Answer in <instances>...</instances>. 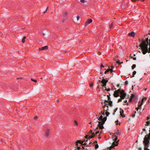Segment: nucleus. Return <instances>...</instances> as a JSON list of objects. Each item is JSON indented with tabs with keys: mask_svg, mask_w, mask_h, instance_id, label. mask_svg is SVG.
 <instances>
[{
	"mask_svg": "<svg viewBox=\"0 0 150 150\" xmlns=\"http://www.w3.org/2000/svg\"><path fill=\"white\" fill-rule=\"evenodd\" d=\"M95 142L97 143V141H95Z\"/></svg>",
	"mask_w": 150,
	"mask_h": 150,
	"instance_id": "46",
	"label": "nucleus"
},
{
	"mask_svg": "<svg viewBox=\"0 0 150 150\" xmlns=\"http://www.w3.org/2000/svg\"><path fill=\"white\" fill-rule=\"evenodd\" d=\"M127 101L126 100V101H125V102H127Z\"/></svg>",
	"mask_w": 150,
	"mask_h": 150,
	"instance_id": "51",
	"label": "nucleus"
},
{
	"mask_svg": "<svg viewBox=\"0 0 150 150\" xmlns=\"http://www.w3.org/2000/svg\"><path fill=\"white\" fill-rule=\"evenodd\" d=\"M136 71H134L133 72V75H132V77H134V75L136 74Z\"/></svg>",
	"mask_w": 150,
	"mask_h": 150,
	"instance_id": "20",
	"label": "nucleus"
},
{
	"mask_svg": "<svg viewBox=\"0 0 150 150\" xmlns=\"http://www.w3.org/2000/svg\"><path fill=\"white\" fill-rule=\"evenodd\" d=\"M119 133V131L118 130H117V132L115 133L114 134H115V135L116 134L117 135Z\"/></svg>",
	"mask_w": 150,
	"mask_h": 150,
	"instance_id": "28",
	"label": "nucleus"
},
{
	"mask_svg": "<svg viewBox=\"0 0 150 150\" xmlns=\"http://www.w3.org/2000/svg\"><path fill=\"white\" fill-rule=\"evenodd\" d=\"M125 83L126 84H127L128 83V81H125Z\"/></svg>",
	"mask_w": 150,
	"mask_h": 150,
	"instance_id": "39",
	"label": "nucleus"
},
{
	"mask_svg": "<svg viewBox=\"0 0 150 150\" xmlns=\"http://www.w3.org/2000/svg\"><path fill=\"white\" fill-rule=\"evenodd\" d=\"M136 67V65L135 64H133L132 67V69H133L134 68H135Z\"/></svg>",
	"mask_w": 150,
	"mask_h": 150,
	"instance_id": "19",
	"label": "nucleus"
},
{
	"mask_svg": "<svg viewBox=\"0 0 150 150\" xmlns=\"http://www.w3.org/2000/svg\"><path fill=\"white\" fill-rule=\"evenodd\" d=\"M109 105L110 107L112 106V102L111 101H109L108 102Z\"/></svg>",
	"mask_w": 150,
	"mask_h": 150,
	"instance_id": "16",
	"label": "nucleus"
},
{
	"mask_svg": "<svg viewBox=\"0 0 150 150\" xmlns=\"http://www.w3.org/2000/svg\"><path fill=\"white\" fill-rule=\"evenodd\" d=\"M142 130L144 131H146V129L145 128H143Z\"/></svg>",
	"mask_w": 150,
	"mask_h": 150,
	"instance_id": "41",
	"label": "nucleus"
},
{
	"mask_svg": "<svg viewBox=\"0 0 150 150\" xmlns=\"http://www.w3.org/2000/svg\"><path fill=\"white\" fill-rule=\"evenodd\" d=\"M105 113L106 114V116H108L110 114L109 112H105Z\"/></svg>",
	"mask_w": 150,
	"mask_h": 150,
	"instance_id": "21",
	"label": "nucleus"
},
{
	"mask_svg": "<svg viewBox=\"0 0 150 150\" xmlns=\"http://www.w3.org/2000/svg\"><path fill=\"white\" fill-rule=\"evenodd\" d=\"M136 57H134V58H133V59L134 60H136Z\"/></svg>",
	"mask_w": 150,
	"mask_h": 150,
	"instance_id": "43",
	"label": "nucleus"
},
{
	"mask_svg": "<svg viewBox=\"0 0 150 150\" xmlns=\"http://www.w3.org/2000/svg\"><path fill=\"white\" fill-rule=\"evenodd\" d=\"M74 123L76 124V125L77 126H78V122L77 121H76L75 120H74Z\"/></svg>",
	"mask_w": 150,
	"mask_h": 150,
	"instance_id": "23",
	"label": "nucleus"
},
{
	"mask_svg": "<svg viewBox=\"0 0 150 150\" xmlns=\"http://www.w3.org/2000/svg\"><path fill=\"white\" fill-rule=\"evenodd\" d=\"M31 80L32 81H33L34 82H37V80H34L32 79H31Z\"/></svg>",
	"mask_w": 150,
	"mask_h": 150,
	"instance_id": "32",
	"label": "nucleus"
},
{
	"mask_svg": "<svg viewBox=\"0 0 150 150\" xmlns=\"http://www.w3.org/2000/svg\"><path fill=\"white\" fill-rule=\"evenodd\" d=\"M134 97V95H132L131 96V99H132Z\"/></svg>",
	"mask_w": 150,
	"mask_h": 150,
	"instance_id": "33",
	"label": "nucleus"
},
{
	"mask_svg": "<svg viewBox=\"0 0 150 150\" xmlns=\"http://www.w3.org/2000/svg\"><path fill=\"white\" fill-rule=\"evenodd\" d=\"M100 131H96L95 133L94 132H92V131L91 130L89 131V132L92 134V135L90 137V138H92L94 137L95 135H98V134L99 135L100 134Z\"/></svg>",
	"mask_w": 150,
	"mask_h": 150,
	"instance_id": "5",
	"label": "nucleus"
},
{
	"mask_svg": "<svg viewBox=\"0 0 150 150\" xmlns=\"http://www.w3.org/2000/svg\"><path fill=\"white\" fill-rule=\"evenodd\" d=\"M109 71L111 73L113 72V69H109Z\"/></svg>",
	"mask_w": 150,
	"mask_h": 150,
	"instance_id": "31",
	"label": "nucleus"
},
{
	"mask_svg": "<svg viewBox=\"0 0 150 150\" xmlns=\"http://www.w3.org/2000/svg\"><path fill=\"white\" fill-rule=\"evenodd\" d=\"M150 140V138L148 136L145 135L144 138V141H143V143L144 146V150H150L147 148L149 146Z\"/></svg>",
	"mask_w": 150,
	"mask_h": 150,
	"instance_id": "1",
	"label": "nucleus"
},
{
	"mask_svg": "<svg viewBox=\"0 0 150 150\" xmlns=\"http://www.w3.org/2000/svg\"><path fill=\"white\" fill-rule=\"evenodd\" d=\"M103 117L101 115L98 119L99 121H98V127L100 129H102L104 128L103 125L105 123V121L106 120V117H104L103 118Z\"/></svg>",
	"mask_w": 150,
	"mask_h": 150,
	"instance_id": "2",
	"label": "nucleus"
},
{
	"mask_svg": "<svg viewBox=\"0 0 150 150\" xmlns=\"http://www.w3.org/2000/svg\"><path fill=\"white\" fill-rule=\"evenodd\" d=\"M135 35V33L134 32H132L131 33H129L128 34V35L129 36L132 37H134Z\"/></svg>",
	"mask_w": 150,
	"mask_h": 150,
	"instance_id": "12",
	"label": "nucleus"
},
{
	"mask_svg": "<svg viewBox=\"0 0 150 150\" xmlns=\"http://www.w3.org/2000/svg\"><path fill=\"white\" fill-rule=\"evenodd\" d=\"M139 149L140 150H142V148H139Z\"/></svg>",
	"mask_w": 150,
	"mask_h": 150,
	"instance_id": "45",
	"label": "nucleus"
},
{
	"mask_svg": "<svg viewBox=\"0 0 150 150\" xmlns=\"http://www.w3.org/2000/svg\"><path fill=\"white\" fill-rule=\"evenodd\" d=\"M146 123L147 125H149V124H150V121H148L146 122Z\"/></svg>",
	"mask_w": 150,
	"mask_h": 150,
	"instance_id": "30",
	"label": "nucleus"
},
{
	"mask_svg": "<svg viewBox=\"0 0 150 150\" xmlns=\"http://www.w3.org/2000/svg\"><path fill=\"white\" fill-rule=\"evenodd\" d=\"M108 105L107 104H105L103 106V110H104V112L102 114L103 115H104V112L105 111H107V110H108Z\"/></svg>",
	"mask_w": 150,
	"mask_h": 150,
	"instance_id": "7",
	"label": "nucleus"
},
{
	"mask_svg": "<svg viewBox=\"0 0 150 150\" xmlns=\"http://www.w3.org/2000/svg\"><path fill=\"white\" fill-rule=\"evenodd\" d=\"M135 114H133V115H132V117H135Z\"/></svg>",
	"mask_w": 150,
	"mask_h": 150,
	"instance_id": "40",
	"label": "nucleus"
},
{
	"mask_svg": "<svg viewBox=\"0 0 150 150\" xmlns=\"http://www.w3.org/2000/svg\"><path fill=\"white\" fill-rule=\"evenodd\" d=\"M80 147H77V149L78 150H79L80 149Z\"/></svg>",
	"mask_w": 150,
	"mask_h": 150,
	"instance_id": "42",
	"label": "nucleus"
},
{
	"mask_svg": "<svg viewBox=\"0 0 150 150\" xmlns=\"http://www.w3.org/2000/svg\"><path fill=\"white\" fill-rule=\"evenodd\" d=\"M107 82L108 81L105 80V79L103 78L101 81V83L103 84V86L104 87L105 86Z\"/></svg>",
	"mask_w": 150,
	"mask_h": 150,
	"instance_id": "10",
	"label": "nucleus"
},
{
	"mask_svg": "<svg viewBox=\"0 0 150 150\" xmlns=\"http://www.w3.org/2000/svg\"><path fill=\"white\" fill-rule=\"evenodd\" d=\"M134 56H135V54H134Z\"/></svg>",
	"mask_w": 150,
	"mask_h": 150,
	"instance_id": "53",
	"label": "nucleus"
},
{
	"mask_svg": "<svg viewBox=\"0 0 150 150\" xmlns=\"http://www.w3.org/2000/svg\"><path fill=\"white\" fill-rule=\"evenodd\" d=\"M93 83H90L89 84L90 86V87H92V86H93Z\"/></svg>",
	"mask_w": 150,
	"mask_h": 150,
	"instance_id": "24",
	"label": "nucleus"
},
{
	"mask_svg": "<svg viewBox=\"0 0 150 150\" xmlns=\"http://www.w3.org/2000/svg\"><path fill=\"white\" fill-rule=\"evenodd\" d=\"M82 148H83V149H84V147L83 146H82Z\"/></svg>",
	"mask_w": 150,
	"mask_h": 150,
	"instance_id": "47",
	"label": "nucleus"
},
{
	"mask_svg": "<svg viewBox=\"0 0 150 150\" xmlns=\"http://www.w3.org/2000/svg\"><path fill=\"white\" fill-rule=\"evenodd\" d=\"M106 90L107 91H110V89L109 88H108V89H106Z\"/></svg>",
	"mask_w": 150,
	"mask_h": 150,
	"instance_id": "34",
	"label": "nucleus"
},
{
	"mask_svg": "<svg viewBox=\"0 0 150 150\" xmlns=\"http://www.w3.org/2000/svg\"><path fill=\"white\" fill-rule=\"evenodd\" d=\"M127 101L126 100V101H125V102H127Z\"/></svg>",
	"mask_w": 150,
	"mask_h": 150,
	"instance_id": "50",
	"label": "nucleus"
},
{
	"mask_svg": "<svg viewBox=\"0 0 150 150\" xmlns=\"http://www.w3.org/2000/svg\"><path fill=\"white\" fill-rule=\"evenodd\" d=\"M110 71H109V68L106 71H105V74H107V73L109 72Z\"/></svg>",
	"mask_w": 150,
	"mask_h": 150,
	"instance_id": "18",
	"label": "nucleus"
},
{
	"mask_svg": "<svg viewBox=\"0 0 150 150\" xmlns=\"http://www.w3.org/2000/svg\"><path fill=\"white\" fill-rule=\"evenodd\" d=\"M131 58H133V57H132V56H131Z\"/></svg>",
	"mask_w": 150,
	"mask_h": 150,
	"instance_id": "49",
	"label": "nucleus"
},
{
	"mask_svg": "<svg viewBox=\"0 0 150 150\" xmlns=\"http://www.w3.org/2000/svg\"><path fill=\"white\" fill-rule=\"evenodd\" d=\"M123 110H120V115L121 116V117H125V116L123 114Z\"/></svg>",
	"mask_w": 150,
	"mask_h": 150,
	"instance_id": "15",
	"label": "nucleus"
},
{
	"mask_svg": "<svg viewBox=\"0 0 150 150\" xmlns=\"http://www.w3.org/2000/svg\"><path fill=\"white\" fill-rule=\"evenodd\" d=\"M49 135V130L48 129H47L46 131L45 136L48 137Z\"/></svg>",
	"mask_w": 150,
	"mask_h": 150,
	"instance_id": "13",
	"label": "nucleus"
},
{
	"mask_svg": "<svg viewBox=\"0 0 150 150\" xmlns=\"http://www.w3.org/2000/svg\"><path fill=\"white\" fill-rule=\"evenodd\" d=\"M112 138L114 141L112 143V145L110 146V148L112 149L114 147V145L115 146H117L118 144V142L117 141V136L115 134H113L112 136Z\"/></svg>",
	"mask_w": 150,
	"mask_h": 150,
	"instance_id": "3",
	"label": "nucleus"
},
{
	"mask_svg": "<svg viewBox=\"0 0 150 150\" xmlns=\"http://www.w3.org/2000/svg\"><path fill=\"white\" fill-rule=\"evenodd\" d=\"M1 32H0V34H1Z\"/></svg>",
	"mask_w": 150,
	"mask_h": 150,
	"instance_id": "54",
	"label": "nucleus"
},
{
	"mask_svg": "<svg viewBox=\"0 0 150 150\" xmlns=\"http://www.w3.org/2000/svg\"><path fill=\"white\" fill-rule=\"evenodd\" d=\"M78 143H79L82 145H86L87 143L85 141H81L80 140H78L76 142V145L78 146Z\"/></svg>",
	"mask_w": 150,
	"mask_h": 150,
	"instance_id": "8",
	"label": "nucleus"
},
{
	"mask_svg": "<svg viewBox=\"0 0 150 150\" xmlns=\"http://www.w3.org/2000/svg\"><path fill=\"white\" fill-rule=\"evenodd\" d=\"M76 18H77V21H78L79 20L80 18V17L79 16H77V17H76Z\"/></svg>",
	"mask_w": 150,
	"mask_h": 150,
	"instance_id": "27",
	"label": "nucleus"
},
{
	"mask_svg": "<svg viewBox=\"0 0 150 150\" xmlns=\"http://www.w3.org/2000/svg\"><path fill=\"white\" fill-rule=\"evenodd\" d=\"M47 8L46 9V10L45 11H44V13H45L47 12Z\"/></svg>",
	"mask_w": 150,
	"mask_h": 150,
	"instance_id": "36",
	"label": "nucleus"
},
{
	"mask_svg": "<svg viewBox=\"0 0 150 150\" xmlns=\"http://www.w3.org/2000/svg\"><path fill=\"white\" fill-rule=\"evenodd\" d=\"M112 24H113V23H111L110 24L109 27L110 28H111V27L112 26Z\"/></svg>",
	"mask_w": 150,
	"mask_h": 150,
	"instance_id": "26",
	"label": "nucleus"
},
{
	"mask_svg": "<svg viewBox=\"0 0 150 150\" xmlns=\"http://www.w3.org/2000/svg\"><path fill=\"white\" fill-rule=\"evenodd\" d=\"M88 137V136H85V137L86 138H87V137Z\"/></svg>",
	"mask_w": 150,
	"mask_h": 150,
	"instance_id": "44",
	"label": "nucleus"
},
{
	"mask_svg": "<svg viewBox=\"0 0 150 150\" xmlns=\"http://www.w3.org/2000/svg\"><path fill=\"white\" fill-rule=\"evenodd\" d=\"M146 98L145 97L144 98L142 99L140 101H139V102L138 107L136 108V110L137 111L138 110V109H141V106L143 105V102L144 101H146Z\"/></svg>",
	"mask_w": 150,
	"mask_h": 150,
	"instance_id": "4",
	"label": "nucleus"
},
{
	"mask_svg": "<svg viewBox=\"0 0 150 150\" xmlns=\"http://www.w3.org/2000/svg\"><path fill=\"white\" fill-rule=\"evenodd\" d=\"M122 99H121V98H120L118 100V101H117V102L118 103V102H121V101H122Z\"/></svg>",
	"mask_w": 150,
	"mask_h": 150,
	"instance_id": "25",
	"label": "nucleus"
},
{
	"mask_svg": "<svg viewBox=\"0 0 150 150\" xmlns=\"http://www.w3.org/2000/svg\"><path fill=\"white\" fill-rule=\"evenodd\" d=\"M117 108H116V109H115L114 110V112H116V111L117 110Z\"/></svg>",
	"mask_w": 150,
	"mask_h": 150,
	"instance_id": "37",
	"label": "nucleus"
},
{
	"mask_svg": "<svg viewBox=\"0 0 150 150\" xmlns=\"http://www.w3.org/2000/svg\"><path fill=\"white\" fill-rule=\"evenodd\" d=\"M120 97L121 99H124L126 96V94L125 93L124 91L122 90V91H120Z\"/></svg>",
	"mask_w": 150,
	"mask_h": 150,
	"instance_id": "6",
	"label": "nucleus"
},
{
	"mask_svg": "<svg viewBox=\"0 0 150 150\" xmlns=\"http://www.w3.org/2000/svg\"><path fill=\"white\" fill-rule=\"evenodd\" d=\"M37 116H35V117H34V119H35H35H37Z\"/></svg>",
	"mask_w": 150,
	"mask_h": 150,
	"instance_id": "38",
	"label": "nucleus"
},
{
	"mask_svg": "<svg viewBox=\"0 0 150 150\" xmlns=\"http://www.w3.org/2000/svg\"><path fill=\"white\" fill-rule=\"evenodd\" d=\"M80 2L82 3H84L85 2V1L84 0H80Z\"/></svg>",
	"mask_w": 150,
	"mask_h": 150,
	"instance_id": "29",
	"label": "nucleus"
},
{
	"mask_svg": "<svg viewBox=\"0 0 150 150\" xmlns=\"http://www.w3.org/2000/svg\"><path fill=\"white\" fill-rule=\"evenodd\" d=\"M95 148L96 149H98V144H97L95 146Z\"/></svg>",
	"mask_w": 150,
	"mask_h": 150,
	"instance_id": "22",
	"label": "nucleus"
},
{
	"mask_svg": "<svg viewBox=\"0 0 150 150\" xmlns=\"http://www.w3.org/2000/svg\"><path fill=\"white\" fill-rule=\"evenodd\" d=\"M91 122H90L89 123V124H91Z\"/></svg>",
	"mask_w": 150,
	"mask_h": 150,
	"instance_id": "48",
	"label": "nucleus"
},
{
	"mask_svg": "<svg viewBox=\"0 0 150 150\" xmlns=\"http://www.w3.org/2000/svg\"><path fill=\"white\" fill-rule=\"evenodd\" d=\"M47 48H48V46H45L41 48H39V50H44L47 49Z\"/></svg>",
	"mask_w": 150,
	"mask_h": 150,
	"instance_id": "14",
	"label": "nucleus"
},
{
	"mask_svg": "<svg viewBox=\"0 0 150 150\" xmlns=\"http://www.w3.org/2000/svg\"><path fill=\"white\" fill-rule=\"evenodd\" d=\"M45 35V34L44 33H43V35Z\"/></svg>",
	"mask_w": 150,
	"mask_h": 150,
	"instance_id": "52",
	"label": "nucleus"
},
{
	"mask_svg": "<svg viewBox=\"0 0 150 150\" xmlns=\"http://www.w3.org/2000/svg\"><path fill=\"white\" fill-rule=\"evenodd\" d=\"M25 38H26V37H23V38L22 40V42L23 43H24L25 42Z\"/></svg>",
	"mask_w": 150,
	"mask_h": 150,
	"instance_id": "17",
	"label": "nucleus"
},
{
	"mask_svg": "<svg viewBox=\"0 0 150 150\" xmlns=\"http://www.w3.org/2000/svg\"><path fill=\"white\" fill-rule=\"evenodd\" d=\"M120 90L118 89L115 91L114 93V96L115 97H117L119 96V94L120 93Z\"/></svg>",
	"mask_w": 150,
	"mask_h": 150,
	"instance_id": "9",
	"label": "nucleus"
},
{
	"mask_svg": "<svg viewBox=\"0 0 150 150\" xmlns=\"http://www.w3.org/2000/svg\"><path fill=\"white\" fill-rule=\"evenodd\" d=\"M100 67L101 68L102 67H104V66L102 64L100 65Z\"/></svg>",
	"mask_w": 150,
	"mask_h": 150,
	"instance_id": "35",
	"label": "nucleus"
},
{
	"mask_svg": "<svg viewBox=\"0 0 150 150\" xmlns=\"http://www.w3.org/2000/svg\"><path fill=\"white\" fill-rule=\"evenodd\" d=\"M92 20L91 19H89L87 20L85 23V25H88L90 23H92Z\"/></svg>",
	"mask_w": 150,
	"mask_h": 150,
	"instance_id": "11",
	"label": "nucleus"
}]
</instances>
